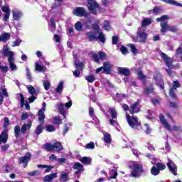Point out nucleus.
I'll return each instance as SVG.
<instances>
[{"label":"nucleus","mask_w":182,"mask_h":182,"mask_svg":"<svg viewBox=\"0 0 182 182\" xmlns=\"http://www.w3.org/2000/svg\"><path fill=\"white\" fill-rule=\"evenodd\" d=\"M136 35L137 36H132L133 42H140L141 43H146V41H147V38L149 36V34L146 33V29L139 27Z\"/></svg>","instance_id":"obj_1"},{"label":"nucleus","mask_w":182,"mask_h":182,"mask_svg":"<svg viewBox=\"0 0 182 182\" xmlns=\"http://www.w3.org/2000/svg\"><path fill=\"white\" fill-rule=\"evenodd\" d=\"M129 167L132 170V177H140L143 173V166L137 162H130Z\"/></svg>","instance_id":"obj_2"},{"label":"nucleus","mask_w":182,"mask_h":182,"mask_svg":"<svg viewBox=\"0 0 182 182\" xmlns=\"http://www.w3.org/2000/svg\"><path fill=\"white\" fill-rule=\"evenodd\" d=\"M45 149L48 151H62L63 146L60 142H55L54 144L47 143L45 144Z\"/></svg>","instance_id":"obj_3"},{"label":"nucleus","mask_w":182,"mask_h":182,"mask_svg":"<svg viewBox=\"0 0 182 182\" xmlns=\"http://www.w3.org/2000/svg\"><path fill=\"white\" fill-rule=\"evenodd\" d=\"M127 120L128 122V124L130 126V127H132V129H136V127L140 126V122H139L137 117H132L129 114H127Z\"/></svg>","instance_id":"obj_4"},{"label":"nucleus","mask_w":182,"mask_h":182,"mask_svg":"<svg viewBox=\"0 0 182 182\" xmlns=\"http://www.w3.org/2000/svg\"><path fill=\"white\" fill-rule=\"evenodd\" d=\"M31 157H32V154H31L30 152H28L24 156L20 157L18 159V163L20 164H23V167L26 168V167H28V163L31 161Z\"/></svg>","instance_id":"obj_5"},{"label":"nucleus","mask_w":182,"mask_h":182,"mask_svg":"<svg viewBox=\"0 0 182 182\" xmlns=\"http://www.w3.org/2000/svg\"><path fill=\"white\" fill-rule=\"evenodd\" d=\"M1 55H3V56L7 57L8 61L9 60V59L11 60L15 59L14 58V52L11 50V49L9 48V47H8V46H3V49L1 50Z\"/></svg>","instance_id":"obj_6"},{"label":"nucleus","mask_w":182,"mask_h":182,"mask_svg":"<svg viewBox=\"0 0 182 182\" xmlns=\"http://www.w3.org/2000/svg\"><path fill=\"white\" fill-rule=\"evenodd\" d=\"M87 8L91 14L96 15V9H99V4L94 0H87Z\"/></svg>","instance_id":"obj_7"},{"label":"nucleus","mask_w":182,"mask_h":182,"mask_svg":"<svg viewBox=\"0 0 182 182\" xmlns=\"http://www.w3.org/2000/svg\"><path fill=\"white\" fill-rule=\"evenodd\" d=\"M75 70L73 71V75L75 77H79L80 76V72L83 71V63L75 61Z\"/></svg>","instance_id":"obj_8"},{"label":"nucleus","mask_w":182,"mask_h":182,"mask_svg":"<svg viewBox=\"0 0 182 182\" xmlns=\"http://www.w3.org/2000/svg\"><path fill=\"white\" fill-rule=\"evenodd\" d=\"M73 15L75 16H87V11H86V9L83 7H77L73 9Z\"/></svg>","instance_id":"obj_9"},{"label":"nucleus","mask_w":182,"mask_h":182,"mask_svg":"<svg viewBox=\"0 0 182 182\" xmlns=\"http://www.w3.org/2000/svg\"><path fill=\"white\" fill-rule=\"evenodd\" d=\"M167 166L173 176H177V166H176V164L173 161H169L167 163Z\"/></svg>","instance_id":"obj_10"},{"label":"nucleus","mask_w":182,"mask_h":182,"mask_svg":"<svg viewBox=\"0 0 182 182\" xmlns=\"http://www.w3.org/2000/svg\"><path fill=\"white\" fill-rule=\"evenodd\" d=\"M139 112H140V107H139V102H136L129 107V112L131 114L139 113Z\"/></svg>","instance_id":"obj_11"},{"label":"nucleus","mask_w":182,"mask_h":182,"mask_svg":"<svg viewBox=\"0 0 182 182\" xmlns=\"http://www.w3.org/2000/svg\"><path fill=\"white\" fill-rule=\"evenodd\" d=\"M1 11L5 12V15L4 17V22H8L9 21V16H11V11H9V6H3L1 7Z\"/></svg>","instance_id":"obj_12"},{"label":"nucleus","mask_w":182,"mask_h":182,"mask_svg":"<svg viewBox=\"0 0 182 182\" xmlns=\"http://www.w3.org/2000/svg\"><path fill=\"white\" fill-rule=\"evenodd\" d=\"M154 79L157 85L161 89H164V82H163V78L160 75H154Z\"/></svg>","instance_id":"obj_13"},{"label":"nucleus","mask_w":182,"mask_h":182,"mask_svg":"<svg viewBox=\"0 0 182 182\" xmlns=\"http://www.w3.org/2000/svg\"><path fill=\"white\" fill-rule=\"evenodd\" d=\"M159 119L161 123L164 126L165 129L168 131L171 130L170 124H168V122H167V120L166 119V117H164V115L163 114H161L159 115Z\"/></svg>","instance_id":"obj_14"},{"label":"nucleus","mask_w":182,"mask_h":182,"mask_svg":"<svg viewBox=\"0 0 182 182\" xmlns=\"http://www.w3.org/2000/svg\"><path fill=\"white\" fill-rule=\"evenodd\" d=\"M161 56L162 59H164V61L165 62V63H166V66L168 68H173V65H171V59L168 58V55H166L164 53H161Z\"/></svg>","instance_id":"obj_15"},{"label":"nucleus","mask_w":182,"mask_h":182,"mask_svg":"<svg viewBox=\"0 0 182 182\" xmlns=\"http://www.w3.org/2000/svg\"><path fill=\"white\" fill-rule=\"evenodd\" d=\"M56 107L60 113V114H62L64 117V119H66V111H65V107L62 102H58L56 105Z\"/></svg>","instance_id":"obj_16"},{"label":"nucleus","mask_w":182,"mask_h":182,"mask_svg":"<svg viewBox=\"0 0 182 182\" xmlns=\"http://www.w3.org/2000/svg\"><path fill=\"white\" fill-rule=\"evenodd\" d=\"M86 36L89 41H96L97 40V32L96 31H90L86 33Z\"/></svg>","instance_id":"obj_17"},{"label":"nucleus","mask_w":182,"mask_h":182,"mask_svg":"<svg viewBox=\"0 0 182 182\" xmlns=\"http://www.w3.org/2000/svg\"><path fill=\"white\" fill-rule=\"evenodd\" d=\"M35 70L36 72L45 73V72H46V67L45 65H42L39 64V63H38V61H36L35 63Z\"/></svg>","instance_id":"obj_18"},{"label":"nucleus","mask_w":182,"mask_h":182,"mask_svg":"<svg viewBox=\"0 0 182 182\" xmlns=\"http://www.w3.org/2000/svg\"><path fill=\"white\" fill-rule=\"evenodd\" d=\"M8 141V131L4 130L0 134V144L1 143H6Z\"/></svg>","instance_id":"obj_19"},{"label":"nucleus","mask_w":182,"mask_h":182,"mask_svg":"<svg viewBox=\"0 0 182 182\" xmlns=\"http://www.w3.org/2000/svg\"><path fill=\"white\" fill-rule=\"evenodd\" d=\"M32 127V122L31 120H28L26 124H23L22 127H21V133L23 134H25L26 133V130H29Z\"/></svg>","instance_id":"obj_20"},{"label":"nucleus","mask_w":182,"mask_h":182,"mask_svg":"<svg viewBox=\"0 0 182 182\" xmlns=\"http://www.w3.org/2000/svg\"><path fill=\"white\" fill-rule=\"evenodd\" d=\"M8 62H9V65L11 70L12 72H16V70H18V66H16L15 63V58H13L11 60L9 59Z\"/></svg>","instance_id":"obj_21"},{"label":"nucleus","mask_w":182,"mask_h":182,"mask_svg":"<svg viewBox=\"0 0 182 182\" xmlns=\"http://www.w3.org/2000/svg\"><path fill=\"white\" fill-rule=\"evenodd\" d=\"M12 13L14 21H18L22 16V12L16 9H13Z\"/></svg>","instance_id":"obj_22"},{"label":"nucleus","mask_w":182,"mask_h":182,"mask_svg":"<svg viewBox=\"0 0 182 182\" xmlns=\"http://www.w3.org/2000/svg\"><path fill=\"white\" fill-rule=\"evenodd\" d=\"M57 176H58L57 173H53L51 174L46 175L43 178V181L44 182H50V181H52V180H53V178H56Z\"/></svg>","instance_id":"obj_23"},{"label":"nucleus","mask_w":182,"mask_h":182,"mask_svg":"<svg viewBox=\"0 0 182 182\" xmlns=\"http://www.w3.org/2000/svg\"><path fill=\"white\" fill-rule=\"evenodd\" d=\"M73 168H74V170H77V171H75V174L77 175L79 173H80L81 171H83V165H82L80 163L77 162L74 164Z\"/></svg>","instance_id":"obj_24"},{"label":"nucleus","mask_w":182,"mask_h":182,"mask_svg":"<svg viewBox=\"0 0 182 182\" xmlns=\"http://www.w3.org/2000/svg\"><path fill=\"white\" fill-rule=\"evenodd\" d=\"M103 69L105 73H110V70H112V64L107 61L104 62Z\"/></svg>","instance_id":"obj_25"},{"label":"nucleus","mask_w":182,"mask_h":182,"mask_svg":"<svg viewBox=\"0 0 182 182\" xmlns=\"http://www.w3.org/2000/svg\"><path fill=\"white\" fill-rule=\"evenodd\" d=\"M161 1H162V2H165V4H169V5H174L175 6H179L180 8H182V4L178 3L175 0H161Z\"/></svg>","instance_id":"obj_26"},{"label":"nucleus","mask_w":182,"mask_h":182,"mask_svg":"<svg viewBox=\"0 0 182 182\" xmlns=\"http://www.w3.org/2000/svg\"><path fill=\"white\" fill-rule=\"evenodd\" d=\"M161 28V33H166L167 31H168L169 25L167 23V21H163L160 24Z\"/></svg>","instance_id":"obj_27"},{"label":"nucleus","mask_w":182,"mask_h":182,"mask_svg":"<svg viewBox=\"0 0 182 182\" xmlns=\"http://www.w3.org/2000/svg\"><path fill=\"white\" fill-rule=\"evenodd\" d=\"M11 34L9 33H4L0 35V42H8V40L10 39Z\"/></svg>","instance_id":"obj_28"},{"label":"nucleus","mask_w":182,"mask_h":182,"mask_svg":"<svg viewBox=\"0 0 182 182\" xmlns=\"http://www.w3.org/2000/svg\"><path fill=\"white\" fill-rule=\"evenodd\" d=\"M38 122H40L41 124L45 123V112L42 109L38 110Z\"/></svg>","instance_id":"obj_29"},{"label":"nucleus","mask_w":182,"mask_h":182,"mask_svg":"<svg viewBox=\"0 0 182 182\" xmlns=\"http://www.w3.org/2000/svg\"><path fill=\"white\" fill-rule=\"evenodd\" d=\"M151 24V18H144L141 22V26L139 28L142 29H146V26Z\"/></svg>","instance_id":"obj_30"},{"label":"nucleus","mask_w":182,"mask_h":182,"mask_svg":"<svg viewBox=\"0 0 182 182\" xmlns=\"http://www.w3.org/2000/svg\"><path fill=\"white\" fill-rule=\"evenodd\" d=\"M118 70L121 75L124 76H129L130 75V70L127 68H118Z\"/></svg>","instance_id":"obj_31"},{"label":"nucleus","mask_w":182,"mask_h":182,"mask_svg":"<svg viewBox=\"0 0 182 182\" xmlns=\"http://www.w3.org/2000/svg\"><path fill=\"white\" fill-rule=\"evenodd\" d=\"M60 182L69 181V173L68 172H63L60 178Z\"/></svg>","instance_id":"obj_32"},{"label":"nucleus","mask_w":182,"mask_h":182,"mask_svg":"<svg viewBox=\"0 0 182 182\" xmlns=\"http://www.w3.org/2000/svg\"><path fill=\"white\" fill-rule=\"evenodd\" d=\"M151 164H156L157 168L159 170V171H163V170H165L166 165L163 163H156L154 161H151Z\"/></svg>","instance_id":"obj_33"},{"label":"nucleus","mask_w":182,"mask_h":182,"mask_svg":"<svg viewBox=\"0 0 182 182\" xmlns=\"http://www.w3.org/2000/svg\"><path fill=\"white\" fill-rule=\"evenodd\" d=\"M80 161H81V163H82V164H86V165H89L90 164V163H92V159L89 158V157H82L80 159Z\"/></svg>","instance_id":"obj_34"},{"label":"nucleus","mask_w":182,"mask_h":182,"mask_svg":"<svg viewBox=\"0 0 182 182\" xmlns=\"http://www.w3.org/2000/svg\"><path fill=\"white\" fill-rule=\"evenodd\" d=\"M38 168H46L45 170V173H49L50 171V170H52V168H53V166L39 164V165H38Z\"/></svg>","instance_id":"obj_35"},{"label":"nucleus","mask_w":182,"mask_h":182,"mask_svg":"<svg viewBox=\"0 0 182 182\" xmlns=\"http://www.w3.org/2000/svg\"><path fill=\"white\" fill-rule=\"evenodd\" d=\"M56 93H58L59 95H62V92H63V81L60 82L57 88L55 89Z\"/></svg>","instance_id":"obj_36"},{"label":"nucleus","mask_w":182,"mask_h":182,"mask_svg":"<svg viewBox=\"0 0 182 182\" xmlns=\"http://www.w3.org/2000/svg\"><path fill=\"white\" fill-rule=\"evenodd\" d=\"M20 100L21 103V107H23V105H25L26 110H29L30 107L27 102L25 104V97H23V95L22 94L20 95Z\"/></svg>","instance_id":"obj_37"},{"label":"nucleus","mask_w":182,"mask_h":182,"mask_svg":"<svg viewBox=\"0 0 182 182\" xmlns=\"http://www.w3.org/2000/svg\"><path fill=\"white\" fill-rule=\"evenodd\" d=\"M104 141L105 143H112V136L109 133H105L104 134Z\"/></svg>","instance_id":"obj_38"},{"label":"nucleus","mask_w":182,"mask_h":182,"mask_svg":"<svg viewBox=\"0 0 182 182\" xmlns=\"http://www.w3.org/2000/svg\"><path fill=\"white\" fill-rule=\"evenodd\" d=\"M151 173L152 176H159L160 174V171L159 170V168H157V166H153L151 168Z\"/></svg>","instance_id":"obj_39"},{"label":"nucleus","mask_w":182,"mask_h":182,"mask_svg":"<svg viewBox=\"0 0 182 182\" xmlns=\"http://www.w3.org/2000/svg\"><path fill=\"white\" fill-rule=\"evenodd\" d=\"M43 124H40L36 129L35 134L37 136H39L42 132H43V127L42 126Z\"/></svg>","instance_id":"obj_40"},{"label":"nucleus","mask_w":182,"mask_h":182,"mask_svg":"<svg viewBox=\"0 0 182 182\" xmlns=\"http://www.w3.org/2000/svg\"><path fill=\"white\" fill-rule=\"evenodd\" d=\"M154 92L153 85L148 87L144 90V95H150V93H153Z\"/></svg>","instance_id":"obj_41"},{"label":"nucleus","mask_w":182,"mask_h":182,"mask_svg":"<svg viewBox=\"0 0 182 182\" xmlns=\"http://www.w3.org/2000/svg\"><path fill=\"white\" fill-rule=\"evenodd\" d=\"M85 79L90 83H93V82H95V80H96V77H95L94 75H87V76H85Z\"/></svg>","instance_id":"obj_42"},{"label":"nucleus","mask_w":182,"mask_h":182,"mask_svg":"<svg viewBox=\"0 0 182 182\" xmlns=\"http://www.w3.org/2000/svg\"><path fill=\"white\" fill-rule=\"evenodd\" d=\"M124 97H126L124 94L117 93L115 100H117V102H122V100L124 99Z\"/></svg>","instance_id":"obj_43"},{"label":"nucleus","mask_w":182,"mask_h":182,"mask_svg":"<svg viewBox=\"0 0 182 182\" xmlns=\"http://www.w3.org/2000/svg\"><path fill=\"white\" fill-rule=\"evenodd\" d=\"M176 89L174 88H171L169 91V96L172 97V99H177V95H176Z\"/></svg>","instance_id":"obj_44"},{"label":"nucleus","mask_w":182,"mask_h":182,"mask_svg":"<svg viewBox=\"0 0 182 182\" xmlns=\"http://www.w3.org/2000/svg\"><path fill=\"white\" fill-rule=\"evenodd\" d=\"M21 133V127L17 125L14 127V134H15V137L18 139L19 137V134Z\"/></svg>","instance_id":"obj_45"},{"label":"nucleus","mask_w":182,"mask_h":182,"mask_svg":"<svg viewBox=\"0 0 182 182\" xmlns=\"http://www.w3.org/2000/svg\"><path fill=\"white\" fill-rule=\"evenodd\" d=\"M109 114H111L112 119H116L117 117V112L114 108L109 109Z\"/></svg>","instance_id":"obj_46"},{"label":"nucleus","mask_w":182,"mask_h":182,"mask_svg":"<svg viewBox=\"0 0 182 182\" xmlns=\"http://www.w3.org/2000/svg\"><path fill=\"white\" fill-rule=\"evenodd\" d=\"M129 48L133 55H136V53H137V48H136V46H134V44H129Z\"/></svg>","instance_id":"obj_47"},{"label":"nucleus","mask_w":182,"mask_h":182,"mask_svg":"<svg viewBox=\"0 0 182 182\" xmlns=\"http://www.w3.org/2000/svg\"><path fill=\"white\" fill-rule=\"evenodd\" d=\"M27 89L30 95H35V93H36V90H35V87H33L32 85H28Z\"/></svg>","instance_id":"obj_48"},{"label":"nucleus","mask_w":182,"mask_h":182,"mask_svg":"<svg viewBox=\"0 0 182 182\" xmlns=\"http://www.w3.org/2000/svg\"><path fill=\"white\" fill-rule=\"evenodd\" d=\"M168 19V16L167 15H164L158 18H156L157 22H165L164 21H167Z\"/></svg>","instance_id":"obj_49"},{"label":"nucleus","mask_w":182,"mask_h":182,"mask_svg":"<svg viewBox=\"0 0 182 182\" xmlns=\"http://www.w3.org/2000/svg\"><path fill=\"white\" fill-rule=\"evenodd\" d=\"M97 39H99L100 42H102V43H105V41H106V38H105V34L102 32H100L97 36Z\"/></svg>","instance_id":"obj_50"},{"label":"nucleus","mask_w":182,"mask_h":182,"mask_svg":"<svg viewBox=\"0 0 182 182\" xmlns=\"http://www.w3.org/2000/svg\"><path fill=\"white\" fill-rule=\"evenodd\" d=\"M85 149L93 150L95 149V142L91 141L85 145Z\"/></svg>","instance_id":"obj_51"},{"label":"nucleus","mask_w":182,"mask_h":182,"mask_svg":"<svg viewBox=\"0 0 182 182\" xmlns=\"http://www.w3.org/2000/svg\"><path fill=\"white\" fill-rule=\"evenodd\" d=\"M109 176L110 178L112 179L116 178V177H117V171H116L114 169L111 170L109 172Z\"/></svg>","instance_id":"obj_52"},{"label":"nucleus","mask_w":182,"mask_h":182,"mask_svg":"<svg viewBox=\"0 0 182 182\" xmlns=\"http://www.w3.org/2000/svg\"><path fill=\"white\" fill-rule=\"evenodd\" d=\"M98 55L100 60H106V53L99 51Z\"/></svg>","instance_id":"obj_53"},{"label":"nucleus","mask_w":182,"mask_h":182,"mask_svg":"<svg viewBox=\"0 0 182 182\" xmlns=\"http://www.w3.org/2000/svg\"><path fill=\"white\" fill-rule=\"evenodd\" d=\"M46 132H55V130H56V128H55L53 125H47L46 127Z\"/></svg>","instance_id":"obj_54"},{"label":"nucleus","mask_w":182,"mask_h":182,"mask_svg":"<svg viewBox=\"0 0 182 182\" xmlns=\"http://www.w3.org/2000/svg\"><path fill=\"white\" fill-rule=\"evenodd\" d=\"M75 29L78 32H82V23L80 21H77L75 23Z\"/></svg>","instance_id":"obj_55"},{"label":"nucleus","mask_w":182,"mask_h":182,"mask_svg":"<svg viewBox=\"0 0 182 182\" xmlns=\"http://www.w3.org/2000/svg\"><path fill=\"white\" fill-rule=\"evenodd\" d=\"M43 86L46 90H49V89H50V82L48 80L44 81Z\"/></svg>","instance_id":"obj_56"},{"label":"nucleus","mask_w":182,"mask_h":182,"mask_svg":"<svg viewBox=\"0 0 182 182\" xmlns=\"http://www.w3.org/2000/svg\"><path fill=\"white\" fill-rule=\"evenodd\" d=\"M40 174L41 173L39 172V171H33L28 173V175L31 177H33L34 176H39Z\"/></svg>","instance_id":"obj_57"},{"label":"nucleus","mask_w":182,"mask_h":182,"mask_svg":"<svg viewBox=\"0 0 182 182\" xmlns=\"http://www.w3.org/2000/svg\"><path fill=\"white\" fill-rule=\"evenodd\" d=\"M109 124L114 126V127H117V126H119V123L113 119H109Z\"/></svg>","instance_id":"obj_58"},{"label":"nucleus","mask_w":182,"mask_h":182,"mask_svg":"<svg viewBox=\"0 0 182 182\" xmlns=\"http://www.w3.org/2000/svg\"><path fill=\"white\" fill-rule=\"evenodd\" d=\"M144 127L145 129V132H146V134H150V133H151V129L150 128L149 124H144Z\"/></svg>","instance_id":"obj_59"},{"label":"nucleus","mask_w":182,"mask_h":182,"mask_svg":"<svg viewBox=\"0 0 182 182\" xmlns=\"http://www.w3.org/2000/svg\"><path fill=\"white\" fill-rule=\"evenodd\" d=\"M168 31H169V32L176 33L178 31V29L177 28V26H169Z\"/></svg>","instance_id":"obj_60"},{"label":"nucleus","mask_w":182,"mask_h":182,"mask_svg":"<svg viewBox=\"0 0 182 182\" xmlns=\"http://www.w3.org/2000/svg\"><path fill=\"white\" fill-rule=\"evenodd\" d=\"M104 28L105 31H110V29H112V27H110V23L109 21L105 22Z\"/></svg>","instance_id":"obj_61"},{"label":"nucleus","mask_w":182,"mask_h":182,"mask_svg":"<svg viewBox=\"0 0 182 182\" xmlns=\"http://www.w3.org/2000/svg\"><path fill=\"white\" fill-rule=\"evenodd\" d=\"M180 86H181V84H180L178 81H173L172 89H175L176 90H177V88L180 87Z\"/></svg>","instance_id":"obj_62"},{"label":"nucleus","mask_w":182,"mask_h":182,"mask_svg":"<svg viewBox=\"0 0 182 182\" xmlns=\"http://www.w3.org/2000/svg\"><path fill=\"white\" fill-rule=\"evenodd\" d=\"M137 75L139 79H140V80H144V79H146V75H144L141 71H139L137 73Z\"/></svg>","instance_id":"obj_63"},{"label":"nucleus","mask_w":182,"mask_h":182,"mask_svg":"<svg viewBox=\"0 0 182 182\" xmlns=\"http://www.w3.org/2000/svg\"><path fill=\"white\" fill-rule=\"evenodd\" d=\"M161 12V8L160 6H156L153 9V14H160Z\"/></svg>","instance_id":"obj_64"}]
</instances>
